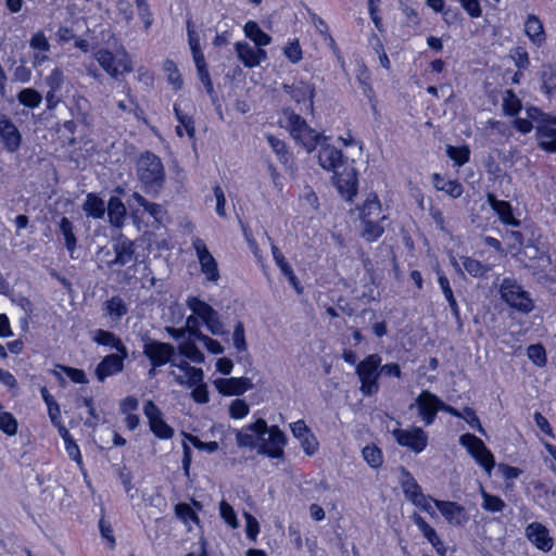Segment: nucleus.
<instances>
[{
  "mask_svg": "<svg viewBox=\"0 0 556 556\" xmlns=\"http://www.w3.org/2000/svg\"><path fill=\"white\" fill-rule=\"evenodd\" d=\"M526 538L543 552H549L554 546L553 538L545 526L540 522H532L525 530Z\"/></svg>",
  "mask_w": 556,
  "mask_h": 556,
  "instance_id": "aec40b11",
  "label": "nucleus"
},
{
  "mask_svg": "<svg viewBox=\"0 0 556 556\" xmlns=\"http://www.w3.org/2000/svg\"><path fill=\"white\" fill-rule=\"evenodd\" d=\"M58 226L59 231L64 239L65 248L73 257L74 251L77 247V238L74 233V225L67 217L63 216L61 217Z\"/></svg>",
  "mask_w": 556,
  "mask_h": 556,
  "instance_id": "c9c22d12",
  "label": "nucleus"
},
{
  "mask_svg": "<svg viewBox=\"0 0 556 556\" xmlns=\"http://www.w3.org/2000/svg\"><path fill=\"white\" fill-rule=\"evenodd\" d=\"M282 115L285 116V127L290 132L294 141L303 146L308 153H311L320 143L321 140H327V137L317 132L312 128L306 121L290 109H283Z\"/></svg>",
  "mask_w": 556,
  "mask_h": 556,
  "instance_id": "7ed1b4c3",
  "label": "nucleus"
},
{
  "mask_svg": "<svg viewBox=\"0 0 556 556\" xmlns=\"http://www.w3.org/2000/svg\"><path fill=\"white\" fill-rule=\"evenodd\" d=\"M400 471V484L403 490V493L408 501L413 502L414 500H416V497L422 494L421 488L407 469L401 467Z\"/></svg>",
  "mask_w": 556,
  "mask_h": 556,
  "instance_id": "c756f323",
  "label": "nucleus"
},
{
  "mask_svg": "<svg viewBox=\"0 0 556 556\" xmlns=\"http://www.w3.org/2000/svg\"><path fill=\"white\" fill-rule=\"evenodd\" d=\"M384 219L361 218L363 225L362 237L368 242L376 241L384 231V228L381 225V222Z\"/></svg>",
  "mask_w": 556,
  "mask_h": 556,
  "instance_id": "4c0bfd02",
  "label": "nucleus"
},
{
  "mask_svg": "<svg viewBox=\"0 0 556 556\" xmlns=\"http://www.w3.org/2000/svg\"><path fill=\"white\" fill-rule=\"evenodd\" d=\"M250 412V407L244 400L237 399L229 406V415L233 419L244 418Z\"/></svg>",
  "mask_w": 556,
  "mask_h": 556,
  "instance_id": "052dcab7",
  "label": "nucleus"
},
{
  "mask_svg": "<svg viewBox=\"0 0 556 556\" xmlns=\"http://www.w3.org/2000/svg\"><path fill=\"white\" fill-rule=\"evenodd\" d=\"M446 154L455 165L463 166L469 161L470 150L467 146L453 147L448 144L446 146Z\"/></svg>",
  "mask_w": 556,
  "mask_h": 556,
  "instance_id": "37998d69",
  "label": "nucleus"
},
{
  "mask_svg": "<svg viewBox=\"0 0 556 556\" xmlns=\"http://www.w3.org/2000/svg\"><path fill=\"white\" fill-rule=\"evenodd\" d=\"M283 54L293 64L299 63L302 60L303 53L301 46L298 40H293L289 42L283 48Z\"/></svg>",
  "mask_w": 556,
  "mask_h": 556,
  "instance_id": "13d9d810",
  "label": "nucleus"
},
{
  "mask_svg": "<svg viewBox=\"0 0 556 556\" xmlns=\"http://www.w3.org/2000/svg\"><path fill=\"white\" fill-rule=\"evenodd\" d=\"M462 263L465 270L473 277H482L490 270L488 265L469 256L463 257Z\"/></svg>",
  "mask_w": 556,
  "mask_h": 556,
  "instance_id": "c03bdc74",
  "label": "nucleus"
},
{
  "mask_svg": "<svg viewBox=\"0 0 556 556\" xmlns=\"http://www.w3.org/2000/svg\"><path fill=\"white\" fill-rule=\"evenodd\" d=\"M438 281H439V285L441 287L444 298L448 302V306L451 308L453 316L455 317L456 320H458L459 319V308H458L456 299L454 296L453 290L450 286V281H448L447 277L444 276L443 274L439 273Z\"/></svg>",
  "mask_w": 556,
  "mask_h": 556,
  "instance_id": "a19ab883",
  "label": "nucleus"
},
{
  "mask_svg": "<svg viewBox=\"0 0 556 556\" xmlns=\"http://www.w3.org/2000/svg\"><path fill=\"white\" fill-rule=\"evenodd\" d=\"M232 344L238 352H247L248 343L245 340V330L244 325L241 320H238L235 325L232 336H231Z\"/></svg>",
  "mask_w": 556,
  "mask_h": 556,
  "instance_id": "a18cd8bd",
  "label": "nucleus"
},
{
  "mask_svg": "<svg viewBox=\"0 0 556 556\" xmlns=\"http://www.w3.org/2000/svg\"><path fill=\"white\" fill-rule=\"evenodd\" d=\"M192 248L197 253L201 271L206 276L208 281L216 282L219 279L217 262L208 251L205 242L200 238H194L192 240Z\"/></svg>",
  "mask_w": 556,
  "mask_h": 556,
  "instance_id": "f8f14e48",
  "label": "nucleus"
},
{
  "mask_svg": "<svg viewBox=\"0 0 556 556\" xmlns=\"http://www.w3.org/2000/svg\"><path fill=\"white\" fill-rule=\"evenodd\" d=\"M392 435L399 445L407 447L416 454L421 453L428 444V435L419 427L396 428L392 431Z\"/></svg>",
  "mask_w": 556,
  "mask_h": 556,
  "instance_id": "9d476101",
  "label": "nucleus"
},
{
  "mask_svg": "<svg viewBox=\"0 0 556 556\" xmlns=\"http://www.w3.org/2000/svg\"><path fill=\"white\" fill-rule=\"evenodd\" d=\"M269 243H270V248H271V253H273V257H274V261L276 263V265L279 267L280 271L282 274H288L290 269H292V267L289 265V263L286 261L283 254L280 252V250L275 245V243L273 242V240L268 237L267 238Z\"/></svg>",
  "mask_w": 556,
  "mask_h": 556,
  "instance_id": "69168bd1",
  "label": "nucleus"
},
{
  "mask_svg": "<svg viewBox=\"0 0 556 556\" xmlns=\"http://www.w3.org/2000/svg\"><path fill=\"white\" fill-rule=\"evenodd\" d=\"M386 217L378 197L376 194H369L361 208L359 218L386 219Z\"/></svg>",
  "mask_w": 556,
  "mask_h": 556,
  "instance_id": "473e14b6",
  "label": "nucleus"
},
{
  "mask_svg": "<svg viewBox=\"0 0 556 556\" xmlns=\"http://www.w3.org/2000/svg\"><path fill=\"white\" fill-rule=\"evenodd\" d=\"M174 113L179 122V125L176 127V134L179 137H182L185 129L188 137L193 138L195 134V127L192 117L188 113H185L177 103L174 104Z\"/></svg>",
  "mask_w": 556,
  "mask_h": 556,
  "instance_id": "e433bc0d",
  "label": "nucleus"
},
{
  "mask_svg": "<svg viewBox=\"0 0 556 556\" xmlns=\"http://www.w3.org/2000/svg\"><path fill=\"white\" fill-rule=\"evenodd\" d=\"M175 366L185 371V375H179L176 374L175 371H170V375L174 377V380L178 384L188 386L189 388H191L194 384L202 382L204 374L201 368L192 367L186 361L176 363Z\"/></svg>",
  "mask_w": 556,
  "mask_h": 556,
  "instance_id": "393cba45",
  "label": "nucleus"
},
{
  "mask_svg": "<svg viewBox=\"0 0 556 556\" xmlns=\"http://www.w3.org/2000/svg\"><path fill=\"white\" fill-rule=\"evenodd\" d=\"M197 341L201 342L207 351H210L213 354H222L224 353V346L217 341L208 336L204 334L203 332H197Z\"/></svg>",
  "mask_w": 556,
  "mask_h": 556,
  "instance_id": "680f3d73",
  "label": "nucleus"
},
{
  "mask_svg": "<svg viewBox=\"0 0 556 556\" xmlns=\"http://www.w3.org/2000/svg\"><path fill=\"white\" fill-rule=\"evenodd\" d=\"M525 33L529 39L536 46H541L545 41V31L540 18L530 14L525 23Z\"/></svg>",
  "mask_w": 556,
  "mask_h": 556,
  "instance_id": "2f4dec72",
  "label": "nucleus"
},
{
  "mask_svg": "<svg viewBox=\"0 0 556 556\" xmlns=\"http://www.w3.org/2000/svg\"><path fill=\"white\" fill-rule=\"evenodd\" d=\"M415 404L418 407V414L426 426L433 424L438 412L441 410V399L434 393L424 390L416 397Z\"/></svg>",
  "mask_w": 556,
  "mask_h": 556,
  "instance_id": "4468645a",
  "label": "nucleus"
},
{
  "mask_svg": "<svg viewBox=\"0 0 556 556\" xmlns=\"http://www.w3.org/2000/svg\"><path fill=\"white\" fill-rule=\"evenodd\" d=\"M435 188L438 190L444 191L446 194L451 195L454 199L459 198L464 191L462 184L458 182L457 180L443 181L442 185L435 184Z\"/></svg>",
  "mask_w": 556,
  "mask_h": 556,
  "instance_id": "4d7b16f0",
  "label": "nucleus"
},
{
  "mask_svg": "<svg viewBox=\"0 0 556 556\" xmlns=\"http://www.w3.org/2000/svg\"><path fill=\"white\" fill-rule=\"evenodd\" d=\"M29 46L31 49L39 52H48L50 50L49 40L42 31H37L31 36Z\"/></svg>",
  "mask_w": 556,
  "mask_h": 556,
  "instance_id": "0e129e2a",
  "label": "nucleus"
},
{
  "mask_svg": "<svg viewBox=\"0 0 556 556\" xmlns=\"http://www.w3.org/2000/svg\"><path fill=\"white\" fill-rule=\"evenodd\" d=\"M459 443L467 448L475 460L490 475L494 468L495 460L484 442L471 433H465L460 435Z\"/></svg>",
  "mask_w": 556,
  "mask_h": 556,
  "instance_id": "6e6552de",
  "label": "nucleus"
},
{
  "mask_svg": "<svg viewBox=\"0 0 556 556\" xmlns=\"http://www.w3.org/2000/svg\"><path fill=\"white\" fill-rule=\"evenodd\" d=\"M433 503L450 525L463 526L468 521L465 507L456 502L433 500Z\"/></svg>",
  "mask_w": 556,
  "mask_h": 556,
  "instance_id": "412c9836",
  "label": "nucleus"
},
{
  "mask_svg": "<svg viewBox=\"0 0 556 556\" xmlns=\"http://www.w3.org/2000/svg\"><path fill=\"white\" fill-rule=\"evenodd\" d=\"M83 210L87 216L100 219L104 216L106 206L101 198L94 193H88L83 204Z\"/></svg>",
  "mask_w": 556,
  "mask_h": 556,
  "instance_id": "f704fd0d",
  "label": "nucleus"
},
{
  "mask_svg": "<svg viewBox=\"0 0 556 556\" xmlns=\"http://www.w3.org/2000/svg\"><path fill=\"white\" fill-rule=\"evenodd\" d=\"M381 365V357L379 354H370L366 356L356 366V374L361 381V391L366 396L376 394L379 390L378 378L380 371L378 368Z\"/></svg>",
  "mask_w": 556,
  "mask_h": 556,
  "instance_id": "423d86ee",
  "label": "nucleus"
},
{
  "mask_svg": "<svg viewBox=\"0 0 556 556\" xmlns=\"http://www.w3.org/2000/svg\"><path fill=\"white\" fill-rule=\"evenodd\" d=\"M486 202L497 214L502 224L513 227H519L521 222L513 214V206L508 201L497 200L493 193L486 194Z\"/></svg>",
  "mask_w": 556,
  "mask_h": 556,
  "instance_id": "b1692460",
  "label": "nucleus"
},
{
  "mask_svg": "<svg viewBox=\"0 0 556 556\" xmlns=\"http://www.w3.org/2000/svg\"><path fill=\"white\" fill-rule=\"evenodd\" d=\"M179 353L193 363H202L204 361L203 353L198 349L193 341H187L180 344Z\"/></svg>",
  "mask_w": 556,
  "mask_h": 556,
  "instance_id": "49530a36",
  "label": "nucleus"
},
{
  "mask_svg": "<svg viewBox=\"0 0 556 556\" xmlns=\"http://www.w3.org/2000/svg\"><path fill=\"white\" fill-rule=\"evenodd\" d=\"M92 341L96 342L98 345L110 346L112 349H115L116 352H119L121 354H125V352H128L126 345L123 343L121 338H118L114 332L108 330L97 329L93 332Z\"/></svg>",
  "mask_w": 556,
  "mask_h": 556,
  "instance_id": "cd10ccee",
  "label": "nucleus"
},
{
  "mask_svg": "<svg viewBox=\"0 0 556 556\" xmlns=\"http://www.w3.org/2000/svg\"><path fill=\"white\" fill-rule=\"evenodd\" d=\"M292 434L300 441L301 447L307 455H314L318 450V441L304 420L290 425Z\"/></svg>",
  "mask_w": 556,
  "mask_h": 556,
  "instance_id": "5701e85b",
  "label": "nucleus"
},
{
  "mask_svg": "<svg viewBox=\"0 0 556 556\" xmlns=\"http://www.w3.org/2000/svg\"><path fill=\"white\" fill-rule=\"evenodd\" d=\"M235 51L238 60L248 68L256 67L267 60V52L264 49L251 46L247 41H238Z\"/></svg>",
  "mask_w": 556,
  "mask_h": 556,
  "instance_id": "a211bd4d",
  "label": "nucleus"
},
{
  "mask_svg": "<svg viewBox=\"0 0 556 556\" xmlns=\"http://www.w3.org/2000/svg\"><path fill=\"white\" fill-rule=\"evenodd\" d=\"M17 101L29 109H35L40 105L42 102V96L41 93L36 90L35 88H24L22 89L17 96Z\"/></svg>",
  "mask_w": 556,
  "mask_h": 556,
  "instance_id": "79ce46f5",
  "label": "nucleus"
},
{
  "mask_svg": "<svg viewBox=\"0 0 556 556\" xmlns=\"http://www.w3.org/2000/svg\"><path fill=\"white\" fill-rule=\"evenodd\" d=\"M112 226L122 227L126 217V206L117 197H111L106 210Z\"/></svg>",
  "mask_w": 556,
  "mask_h": 556,
  "instance_id": "7c9ffc66",
  "label": "nucleus"
},
{
  "mask_svg": "<svg viewBox=\"0 0 556 556\" xmlns=\"http://www.w3.org/2000/svg\"><path fill=\"white\" fill-rule=\"evenodd\" d=\"M326 141L327 140H321L320 143H318V146H320L318 163L324 169L334 174L346 165L348 159L343 156L341 150Z\"/></svg>",
  "mask_w": 556,
  "mask_h": 556,
  "instance_id": "2eb2a0df",
  "label": "nucleus"
},
{
  "mask_svg": "<svg viewBox=\"0 0 556 556\" xmlns=\"http://www.w3.org/2000/svg\"><path fill=\"white\" fill-rule=\"evenodd\" d=\"M143 413L149 420L150 430L162 440H168L174 435V430L163 419L161 409L148 401L143 406Z\"/></svg>",
  "mask_w": 556,
  "mask_h": 556,
  "instance_id": "ddd939ff",
  "label": "nucleus"
},
{
  "mask_svg": "<svg viewBox=\"0 0 556 556\" xmlns=\"http://www.w3.org/2000/svg\"><path fill=\"white\" fill-rule=\"evenodd\" d=\"M94 59L102 70L110 77L115 79L134 71L131 60L125 50L113 54V52L108 49H99L94 53Z\"/></svg>",
  "mask_w": 556,
  "mask_h": 556,
  "instance_id": "39448f33",
  "label": "nucleus"
},
{
  "mask_svg": "<svg viewBox=\"0 0 556 556\" xmlns=\"http://www.w3.org/2000/svg\"><path fill=\"white\" fill-rule=\"evenodd\" d=\"M266 140L270 148L273 149V151L275 152V154L277 155L278 160L283 165H289V163L292 161V155L288 151L286 143L282 140L278 139L276 136L270 134L266 135Z\"/></svg>",
  "mask_w": 556,
  "mask_h": 556,
  "instance_id": "ea45409f",
  "label": "nucleus"
},
{
  "mask_svg": "<svg viewBox=\"0 0 556 556\" xmlns=\"http://www.w3.org/2000/svg\"><path fill=\"white\" fill-rule=\"evenodd\" d=\"M219 514L224 521L228 523L232 529L239 527L237 515L232 506L224 500L219 503Z\"/></svg>",
  "mask_w": 556,
  "mask_h": 556,
  "instance_id": "6e6d98bb",
  "label": "nucleus"
},
{
  "mask_svg": "<svg viewBox=\"0 0 556 556\" xmlns=\"http://www.w3.org/2000/svg\"><path fill=\"white\" fill-rule=\"evenodd\" d=\"M135 169L142 190L152 197L159 195L166 181L162 160L153 152L144 151L137 156Z\"/></svg>",
  "mask_w": 556,
  "mask_h": 556,
  "instance_id": "f03ea898",
  "label": "nucleus"
},
{
  "mask_svg": "<svg viewBox=\"0 0 556 556\" xmlns=\"http://www.w3.org/2000/svg\"><path fill=\"white\" fill-rule=\"evenodd\" d=\"M236 441L239 447H257V454L270 458H282L283 447L287 444L286 434L278 426L268 427L265 419L256 421L235 430Z\"/></svg>",
  "mask_w": 556,
  "mask_h": 556,
  "instance_id": "f257e3e1",
  "label": "nucleus"
},
{
  "mask_svg": "<svg viewBox=\"0 0 556 556\" xmlns=\"http://www.w3.org/2000/svg\"><path fill=\"white\" fill-rule=\"evenodd\" d=\"M342 168L343 170L339 169L332 178L341 195L348 201H352L357 191L356 170L353 167H348V165Z\"/></svg>",
  "mask_w": 556,
  "mask_h": 556,
  "instance_id": "6ab92c4d",
  "label": "nucleus"
},
{
  "mask_svg": "<svg viewBox=\"0 0 556 556\" xmlns=\"http://www.w3.org/2000/svg\"><path fill=\"white\" fill-rule=\"evenodd\" d=\"M127 357L128 352H125V354L117 352L105 355L94 370L98 381L103 382L108 377L122 372L124 370V362Z\"/></svg>",
  "mask_w": 556,
  "mask_h": 556,
  "instance_id": "f3484780",
  "label": "nucleus"
},
{
  "mask_svg": "<svg viewBox=\"0 0 556 556\" xmlns=\"http://www.w3.org/2000/svg\"><path fill=\"white\" fill-rule=\"evenodd\" d=\"M482 507L483 509L492 513L502 511L505 507L504 501L496 496L482 491Z\"/></svg>",
  "mask_w": 556,
  "mask_h": 556,
  "instance_id": "3c124183",
  "label": "nucleus"
},
{
  "mask_svg": "<svg viewBox=\"0 0 556 556\" xmlns=\"http://www.w3.org/2000/svg\"><path fill=\"white\" fill-rule=\"evenodd\" d=\"M362 455L365 462L371 468H378L382 465V454L381 451L375 445H367L363 448Z\"/></svg>",
  "mask_w": 556,
  "mask_h": 556,
  "instance_id": "de8ad7c7",
  "label": "nucleus"
},
{
  "mask_svg": "<svg viewBox=\"0 0 556 556\" xmlns=\"http://www.w3.org/2000/svg\"><path fill=\"white\" fill-rule=\"evenodd\" d=\"M503 110L506 115L514 116L521 110V103L519 99L511 92H507V97L503 101Z\"/></svg>",
  "mask_w": 556,
  "mask_h": 556,
  "instance_id": "bf43d9fd",
  "label": "nucleus"
},
{
  "mask_svg": "<svg viewBox=\"0 0 556 556\" xmlns=\"http://www.w3.org/2000/svg\"><path fill=\"white\" fill-rule=\"evenodd\" d=\"M175 513L178 518L187 522L188 520H192L194 522H199V517L197 513L191 508L190 505L186 503H179L175 506Z\"/></svg>",
  "mask_w": 556,
  "mask_h": 556,
  "instance_id": "e2e57ef3",
  "label": "nucleus"
},
{
  "mask_svg": "<svg viewBox=\"0 0 556 556\" xmlns=\"http://www.w3.org/2000/svg\"><path fill=\"white\" fill-rule=\"evenodd\" d=\"M192 60L194 62L198 77L205 87L206 92L212 96L214 93L213 83L210 76L207 64L202 50L192 51Z\"/></svg>",
  "mask_w": 556,
  "mask_h": 556,
  "instance_id": "c85d7f7f",
  "label": "nucleus"
},
{
  "mask_svg": "<svg viewBox=\"0 0 556 556\" xmlns=\"http://www.w3.org/2000/svg\"><path fill=\"white\" fill-rule=\"evenodd\" d=\"M283 90L288 93L292 100L298 104L305 106V112L313 113L315 97V86L306 81H296L292 85H283Z\"/></svg>",
  "mask_w": 556,
  "mask_h": 556,
  "instance_id": "dca6fc26",
  "label": "nucleus"
},
{
  "mask_svg": "<svg viewBox=\"0 0 556 556\" xmlns=\"http://www.w3.org/2000/svg\"><path fill=\"white\" fill-rule=\"evenodd\" d=\"M0 430L8 435H14L17 432V420L11 413H0Z\"/></svg>",
  "mask_w": 556,
  "mask_h": 556,
  "instance_id": "5fc2aeb1",
  "label": "nucleus"
},
{
  "mask_svg": "<svg viewBox=\"0 0 556 556\" xmlns=\"http://www.w3.org/2000/svg\"><path fill=\"white\" fill-rule=\"evenodd\" d=\"M527 355L536 366H545L546 351L542 344H531L527 349Z\"/></svg>",
  "mask_w": 556,
  "mask_h": 556,
  "instance_id": "864d4df0",
  "label": "nucleus"
},
{
  "mask_svg": "<svg viewBox=\"0 0 556 556\" xmlns=\"http://www.w3.org/2000/svg\"><path fill=\"white\" fill-rule=\"evenodd\" d=\"M115 258L110 262V266L119 265L125 266L128 263L132 262L135 257V247L134 242L127 238L121 239L115 245Z\"/></svg>",
  "mask_w": 556,
  "mask_h": 556,
  "instance_id": "bb28decb",
  "label": "nucleus"
},
{
  "mask_svg": "<svg viewBox=\"0 0 556 556\" xmlns=\"http://www.w3.org/2000/svg\"><path fill=\"white\" fill-rule=\"evenodd\" d=\"M244 35L251 39L256 47L262 48L271 42V37L264 33L258 24L254 21H249L243 27Z\"/></svg>",
  "mask_w": 556,
  "mask_h": 556,
  "instance_id": "72a5a7b5",
  "label": "nucleus"
},
{
  "mask_svg": "<svg viewBox=\"0 0 556 556\" xmlns=\"http://www.w3.org/2000/svg\"><path fill=\"white\" fill-rule=\"evenodd\" d=\"M187 306L191 312L200 317L206 326V329L214 336H225L228 331L225 330L224 324L220 320L219 314L211 305L200 300L197 296H190L187 300Z\"/></svg>",
  "mask_w": 556,
  "mask_h": 556,
  "instance_id": "0eeeda50",
  "label": "nucleus"
},
{
  "mask_svg": "<svg viewBox=\"0 0 556 556\" xmlns=\"http://www.w3.org/2000/svg\"><path fill=\"white\" fill-rule=\"evenodd\" d=\"M164 71L167 73L169 84L175 90H179L182 87V79L175 62L172 60L165 61Z\"/></svg>",
  "mask_w": 556,
  "mask_h": 556,
  "instance_id": "09e8293b",
  "label": "nucleus"
},
{
  "mask_svg": "<svg viewBox=\"0 0 556 556\" xmlns=\"http://www.w3.org/2000/svg\"><path fill=\"white\" fill-rule=\"evenodd\" d=\"M498 294L505 304L518 313L529 314L534 309L530 292L514 277H504L498 282Z\"/></svg>",
  "mask_w": 556,
  "mask_h": 556,
  "instance_id": "20e7f679",
  "label": "nucleus"
},
{
  "mask_svg": "<svg viewBox=\"0 0 556 556\" xmlns=\"http://www.w3.org/2000/svg\"><path fill=\"white\" fill-rule=\"evenodd\" d=\"M214 384L219 393L228 396L241 395L253 387L251 379L247 377L219 378Z\"/></svg>",
  "mask_w": 556,
  "mask_h": 556,
  "instance_id": "4be33fe9",
  "label": "nucleus"
},
{
  "mask_svg": "<svg viewBox=\"0 0 556 556\" xmlns=\"http://www.w3.org/2000/svg\"><path fill=\"white\" fill-rule=\"evenodd\" d=\"M45 83L49 91H60L64 85V74L59 67L53 68L50 74L45 78Z\"/></svg>",
  "mask_w": 556,
  "mask_h": 556,
  "instance_id": "8fccbe9b",
  "label": "nucleus"
},
{
  "mask_svg": "<svg viewBox=\"0 0 556 556\" xmlns=\"http://www.w3.org/2000/svg\"><path fill=\"white\" fill-rule=\"evenodd\" d=\"M458 2L470 17L477 18L481 16L482 9L479 0H458Z\"/></svg>",
  "mask_w": 556,
  "mask_h": 556,
  "instance_id": "774afa93",
  "label": "nucleus"
},
{
  "mask_svg": "<svg viewBox=\"0 0 556 556\" xmlns=\"http://www.w3.org/2000/svg\"><path fill=\"white\" fill-rule=\"evenodd\" d=\"M412 519L414 520V523L419 529V531L428 540V542L435 548L438 554L444 556L446 548L442 540L439 538L437 531L420 515L416 513L413 514Z\"/></svg>",
  "mask_w": 556,
  "mask_h": 556,
  "instance_id": "a878e982",
  "label": "nucleus"
},
{
  "mask_svg": "<svg viewBox=\"0 0 556 556\" xmlns=\"http://www.w3.org/2000/svg\"><path fill=\"white\" fill-rule=\"evenodd\" d=\"M143 355L154 367H161L167 363L176 365L175 348L170 343L149 339L143 344Z\"/></svg>",
  "mask_w": 556,
  "mask_h": 556,
  "instance_id": "1a4fd4ad",
  "label": "nucleus"
},
{
  "mask_svg": "<svg viewBox=\"0 0 556 556\" xmlns=\"http://www.w3.org/2000/svg\"><path fill=\"white\" fill-rule=\"evenodd\" d=\"M104 308L106 313L110 315V317L115 321L119 320L123 316H125L128 313V307L126 303L118 295H114L110 300H108L104 303Z\"/></svg>",
  "mask_w": 556,
  "mask_h": 556,
  "instance_id": "58836bf2",
  "label": "nucleus"
},
{
  "mask_svg": "<svg viewBox=\"0 0 556 556\" xmlns=\"http://www.w3.org/2000/svg\"><path fill=\"white\" fill-rule=\"evenodd\" d=\"M137 14L143 23L144 29H148L153 24V14L147 0H135Z\"/></svg>",
  "mask_w": 556,
  "mask_h": 556,
  "instance_id": "603ef678",
  "label": "nucleus"
},
{
  "mask_svg": "<svg viewBox=\"0 0 556 556\" xmlns=\"http://www.w3.org/2000/svg\"><path fill=\"white\" fill-rule=\"evenodd\" d=\"M0 141L9 153H15L22 146V134L11 117L0 113Z\"/></svg>",
  "mask_w": 556,
  "mask_h": 556,
  "instance_id": "9b49d317",
  "label": "nucleus"
},
{
  "mask_svg": "<svg viewBox=\"0 0 556 556\" xmlns=\"http://www.w3.org/2000/svg\"><path fill=\"white\" fill-rule=\"evenodd\" d=\"M245 532L247 536L253 541L256 542L257 534L260 532V525L256 518H254L251 514L245 513Z\"/></svg>",
  "mask_w": 556,
  "mask_h": 556,
  "instance_id": "338daca9",
  "label": "nucleus"
}]
</instances>
